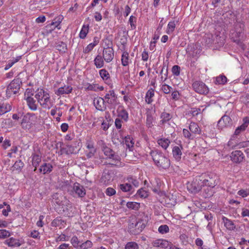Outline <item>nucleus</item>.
Segmentation results:
<instances>
[{"instance_id": "1", "label": "nucleus", "mask_w": 249, "mask_h": 249, "mask_svg": "<svg viewBox=\"0 0 249 249\" xmlns=\"http://www.w3.org/2000/svg\"><path fill=\"white\" fill-rule=\"evenodd\" d=\"M150 155L158 167L165 169L170 167V160L161 152L157 149L151 151Z\"/></svg>"}, {"instance_id": "2", "label": "nucleus", "mask_w": 249, "mask_h": 249, "mask_svg": "<svg viewBox=\"0 0 249 249\" xmlns=\"http://www.w3.org/2000/svg\"><path fill=\"white\" fill-rule=\"evenodd\" d=\"M35 98L40 105L44 108L50 109L53 106V102L50 98L49 93L43 89L37 90Z\"/></svg>"}, {"instance_id": "3", "label": "nucleus", "mask_w": 249, "mask_h": 249, "mask_svg": "<svg viewBox=\"0 0 249 249\" xmlns=\"http://www.w3.org/2000/svg\"><path fill=\"white\" fill-rule=\"evenodd\" d=\"M245 25L242 22H236L234 24L233 29L231 31V36L234 42L241 46V38L243 37Z\"/></svg>"}, {"instance_id": "4", "label": "nucleus", "mask_w": 249, "mask_h": 249, "mask_svg": "<svg viewBox=\"0 0 249 249\" xmlns=\"http://www.w3.org/2000/svg\"><path fill=\"white\" fill-rule=\"evenodd\" d=\"M203 177L202 180L204 185L213 188L219 182L218 177L213 173L203 174L201 175Z\"/></svg>"}, {"instance_id": "5", "label": "nucleus", "mask_w": 249, "mask_h": 249, "mask_svg": "<svg viewBox=\"0 0 249 249\" xmlns=\"http://www.w3.org/2000/svg\"><path fill=\"white\" fill-rule=\"evenodd\" d=\"M202 177L201 176L196 177L192 183L188 185V189L190 192L196 193L201 190L202 187L204 186Z\"/></svg>"}, {"instance_id": "6", "label": "nucleus", "mask_w": 249, "mask_h": 249, "mask_svg": "<svg viewBox=\"0 0 249 249\" xmlns=\"http://www.w3.org/2000/svg\"><path fill=\"white\" fill-rule=\"evenodd\" d=\"M21 83V81L19 78L13 80L7 87L6 89L7 96L10 97L12 94L17 93L19 90L20 85Z\"/></svg>"}, {"instance_id": "7", "label": "nucleus", "mask_w": 249, "mask_h": 249, "mask_svg": "<svg viewBox=\"0 0 249 249\" xmlns=\"http://www.w3.org/2000/svg\"><path fill=\"white\" fill-rule=\"evenodd\" d=\"M34 94L32 92L31 89H27L25 94L24 98L26 100L27 105L29 108L33 111H35L37 108V105L36 103L35 100L33 98Z\"/></svg>"}, {"instance_id": "8", "label": "nucleus", "mask_w": 249, "mask_h": 249, "mask_svg": "<svg viewBox=\"0 0 249 249\" xmlns=\"http://www.w3.org/2000/svg\"><path fill=\"white\" fill-rule=\"evenodd\" d=\"M72 189L70 191L71 195H77L79 197H83L86 194V191L83 186L80 183L75 182L71 187Z\"/></svg>"}, {"instance_id": "9", "label": "nucleus", "mask_w": 249, "mask_h": 249, "mask_svg": "<svg viewBox=\"0 0 249 249\" xmlns=\"http://www.w3.org/2000/svg\"><path fill=\"white\" fill-rule=\"evenodd\" d=\"M192 87L196 92L199 94H207L209 92L208 88L204 83L200 81L194 82Z\"/></svg>"}, {"instance_id": "10", "label": "nucleus", "mask_w": 249, "mask_h": 249, "mask_svg": "<svg viewBox=\"0 0 249 249\" xmlns=\"http://www.w3.org/2000/svg\"><path fill=\"white\" fill-rule=\"evenodd\" d=\"M220 37L218 35H213L211 34H206L204 37L205 43L207 46H210L213 43H220V45L223 44V42L219 41Z\"/></svg>"}, {"instance_id": "11", "label": "nucleus", "mask_w": 249, "mask_h": 249, "mask_svg": "<svg viewBox=\"0 0 249 249\" xmlns=\"http://www.w3.org/2000/svg\"><path fill=\"white\" fill-rule=\"evenodd\" d=\"M106 102L111 106H115L118 104L117 96L113 90H111L105 96Z\"/></svg>"}, {"instance_id": "12", "label": "nucleus", "mask_w": 249, "mask_h": 249, "mask_svg": "<svg viewBox=\"0 0 249 249\" xmlns=\"http://www.w3.org/2000/svg\"><path fill=\"white\" fill-rule=\"evenodd\" d=\"M79 149L76 146V142H75L73 144H67L66 147L65 148H61L60 151L61 152V154L63 153H66L67 155H70L72 154H76L79 151Z\"/></svg>"}, {"instance_id": "13", "label": "nucleus", "mask_w": 249, "mask_h": 249, "mask_svg": "<svg viewBox=\"0 0 249 249\" xmlns=\"http://www.w3.org/2000/svg\"><path fill=\"white\" fill-rule=\"evenodd\" d=\"M152 245L154 247H159L164 249H171V243L165 240L157 239L152 242Z\"/></svg>"}, {"instance_id": "14", "label": "nucleus", "mask_w": 249, "mask_h": 249, "mask_svg": "<svg viewBox=\"0 0 249 249\" xmlns=\"http://www.w3.org/2000/svg\"><path fill=\"white\" fill-rule=\"evenodd\" d=\"M231 158L233 162L235 163H240L243 161L245 156L241 151L236 150L231 153Z\"/></svg>"}, {"instance_id": "15", "label": "nucleus", "mask_w": 249, "mask_h": 249, "mask_svg": "<svg viewBox=\"0 0 249 249\" xmlns=\"http://www.w3.org/2000/svg\"><path fill=\"white\" fill-rule=\"evenodd\" d=\"M232 120L231 118L227 115H224L218 122V126L220 128L231 126L232 124Z\"/></svg>"}, {"instance_id": "16", "label": "nucleus", "mask_w": 249, "mask_h": 249, "mask_svg": "<svg viewBox=\"0 0 249 249\" xmlns=\"http://www.w3.org/2000/svg\"><path fill=\"white\" fill-rule=\"evenodd\" d=\"M103 57L105 61L110 62L114 57V51L113 48H104Z\"/></svg>"}, {"instance_id": "17", "label": "nucleus", "mask_w": 249, "mask_h": 249, "mask_svg": "<svg viewBox=\"0 0 249 249\" xmlns=\"http://www.w3.org/2000/svg\"><path fill=\"white\" fill-rule=\"evenodd\" d=\"M31 114L27 113L24 115L22 119L20 124L24 129H29L32 127V123L30 121Z\"/></svg>"}, {"instance_id": "18", "label": "nucleus", "mask_w": 249, "mask_h": 249, "mask_svg": "<svg viewBox=\"0 0 249 249\" xmlns=\"http://www.w3.org/2000/svg\"><path fill=\"white\" fill-rule=\"evenodd\" d=\"M104 99L99 97L94 100V105L96 108L100 111H104L106 109Z\"/></svg>"}, {"instance_id": "19", "label": "nucleus", "mask_w": 249, "mask_h": 249, "mask_svg": "<svg viewBox=\"0 0 249 249\" xmlns=\"http://www.w3.org/2000/svg\"><path fill=\"white\" fill-rule=\"evenodd\" d=\"M63 211L65 214L69 217H72L75 214L74 208L73 207L71 204L68 202L63 207Z\"/></svg>"}, {"instance_id": "20", "label": "nucleus", "mask_w": 249, "mask_h": 249, "mask_svg": "<svg viewBox=\"0 0 249 249\" xmlns=\"http://www.w3.org/2000/svg\"><path fill=\"white\" fill-rule=\"evenodd\" d=\"M72 90V88L69 85H65L63 87H61L57 89L55 91V93L57 96L63 95L64 94H69L71 93Z\"/></svg>"}, {"instance_id": "21", "label": "nucleus", "mask_w": 249, "mask_h": 249, "mask_svg": "<svg viewBox=\"0 0 249 249\" xmlns=\"http://www.w3.org/2000/svg\"><path fill=\"white\" fill-rule=\"evenodd\" d=\"M222 222L224 224L225 227L229 230L232 231L235 229V225L233 221L230 220L228 218L222 216Z\"/></svg>"}, {"instance_id": "22", "label": "nucleus", "mask_w": 249, "mask_h": 249, "mask_svg": "<svg viewBox=\"0 0 249 249\" xmlns=\"http://www.w3.org/2000/svg\"><path fill=\"white\" fill-rule=\"evenodd\" d=\"M135 227H136V230L135 231L132 232V234L136 235L139 234L145 228V224L143 223V220L139 219L135 223Z\"/></svg>"}, {"instance_id": "23", "label": "nucleus", "mask_w": 249, "mask_h": 249, "mask_svg": "<svg viewBox=\"0 0 249 249\" xmlns=\"http://www.w3.org/2000/svg\"><path fill=\"white\" fill-rule=\"evenodd\" d=\"M5 244L9 247H19L21 243L18 239L11 237L5 241Z\"/></svg>"}, {"instance_id": "24", "label": "nucleus", "mask_w": 249, "mask_h": 249, "mask_svg": "<svg viewBox=\"0 0 249 249\" xmlns=\"http://www.w3.org/2000/svg\"><path fill=\"white\" fill-rule=\"evenodd\" d=\"M52 168L53 166L51 164L45 163L40 166L39 171L40 172H42L43 174H48L52 171Z\"/></svg>"}, {"instance_id": "25", "label": "nucleus", "mask_w": 249, "mask_h": 249, "mask_svg": "<svg viewBox=\"0 0 249 249\" xmlns=\"http://www.w3.org/2000/svg\"><path fill=\"white\" fill-rule=\"evenodd\" d=\"M121 160L120 156H116L115 158H113L112 159L109 160L110 161L107 163L106 164H109L112 166H121L122 165Z\"/></svg>"}, {"instance_id": "26", "label": "nucleus", "mask_w": 249, "mask_h": 249, "mask_svg": "<svg viewBox=\"0 0 249 249\" xmlns=\"http://www.w3.org/2000/svg\"><path fill=\"white\" fill-rule=\"evenodd\" d=\"M174 157L177 160H179L181 159L182 152L180 148L178 146H174L172 150Z\"/></svg>"}, {"instance_id": "27", "label": "nucleus", "mask_w": 249, "mask_h": 249, "mask_svg": "<svg viewBox=\"0 0 249 249\" xmlns=\"http://www.w3.org/2000/svg\"><path fill=\"white\" fill-rule=\"evenodd\" d=\"M190 131L194 134H200L201 130L198 124L194 122H191L189 125Z\"/></svg>"}, {"instance_id": "28", "label": "nucleus", "mask_w": 249, "mask_h": 249, "mask_svg": "<svg viewBox=\"0 0 249 249\" xmlns=\"http://www.w3.org/2000/svg\"><path fill=\"white\" fill-rule=\"evenodd\" d=\"M41 156L37 154H34L32 157V165L35 167L34 171H36L37 167L39 165L41 162Z\"/></svg>"}, {"instance_id": "29", "label": "nucleus", "mask_w": 249, "mask_h": 249, "mask_svg": "<svg viewBox=\"0 0 249 249\" xmlns=\"http://www.w3.org/2000/svg\"><path fill=\"white\" fill-rule=\"evenodd\" d=\"M154 89L150 88L146 92L145 96L146 102L150 104L153 102L152 97L154 96Z\"/></svg>"}, {"instance_id": "30", "label": "nucleus", "mask_w": 249, "mask_h": 249, "mask_svg": "<svg viewBox=\"0 0 249 249\" xmlns=\"http://www.w3.org/2000/svg\"><path fill=\"white\" fill-rule=\"evenodd\" d=\"M94 62L96 67L98 69L104 66V62L101 55H98L94 59Z\"/></svg>"}, {"instance_id": "31", "label": "nucleus", "mask_w": 249, "mask_h": 249, "mask_svg": "<svg viewBox=\"0 0 249 249\" xmlns=\"http://www.w3.org/2000/svg\"><path fill=\"white\" fill-rule=\"evenodd\" d=\"M12 107L9 104H2L0 106V116L10 111Z\"/></svg>"}, {"instance_id": "32", "label": "nucleus", "mask_w": 249, "mask_h": 249, "mask_svg": "<svg viewBox=\"0 0 249 249\" xmlns=\"http://www.w3.org/2000/svg\"><path fill=\"white\" fill-rule=\"evenodd\" d=\"M158 143L163 149H166L170 143V141L168 139H160L158 140Z\"/></svg>"}, {"instance_id": "33", "label": "nucleus", "mask_w": 249, "mask_h": 249, "mask_svg": "<svg viewBox=\"0 0 249 249\" xmlns=\"http://www.w3.org/2000/svg\"><path fill=\"white\" fill-rule=\"evenodd\" d=\"M172 118V116L170 114L166 112H162L160 115V118L161 120L160 122H161L162 124L169 121Z\"/></svg>"}, {"instance_id": "34", "label": "nucleus", "mask_w": 249, "mask_h": 249, "mask_svg": "<svg viewBox=\"0 0 249 249\" xmlns=\"http://www.w3.org/2000/svg\"><path fill=\"white\" fill-rule=\"evenodd\" d=\"M120 189L123 192H126L131 191L132 189V186L130 183H125L120 185Z\"/></svg>"}, {"instance_id": "35", "label": "nucleus", "mask_w": 249, "mask_h": 249, "mask_svg": "<svg viewBox=\"0 0 249 249\" xmlns=\"http://www.w3.org/2000/svg\"><path fill=\"white\" fill-rule=\"evenodd\" d=\"M56 49L61 53H65L67 50L66 43L63 42H58L56 46Z\"/></svg>"}, {"instance_id": "36", "label": "nucleus", "mask_w": 249, "mask_h": 249, "mask_svg": "<svg viewBox=\"0 0 249 249\" xmlns=\"http://www.w3.org/2000/svg\"><path fill=\"white\" fill-rule=\"evenodd\" d=\"M118 117L126 122L128 120V114L126 110L122 109L119 111Z\"/></svg>"}, {"instance_id": "37", "label": "nucleus", "mask_w": 249, "mask_h": 249, "mask_svg": "<svg viewBox=\"0 0 249 249\" xmlns=\"http://www.w3.org/2000/svg\"><path fill=\"white\" fill-rule=\"evenodd\" d=\"M154 118L151 113H147L146 114V124L147 127L151 128L153 126V122L154 121Z\"/></svg>"}, {"instance_id": "38", "label": "nucleus", "mask_w": 249, "mask_h": 249, "mask_svg": "<svg viewBox=\"0 0 249 249\" xmlns=\"http://www.w3.org/2000/svg\"><path fill=\"white\" fill-rule=\"evenodd\" d=\"M89 31V26L84 25L79 34V37L84 39L86 36Z\"/></svg>"}, {"instance_id": "39", "label": "nucleus", "mask_w": 249, "mask_h": 249, "mask_svg": "<svg viewBox=\"0 0 249 249\" xmlns=\"http://www.w3.org/2000/svg\"><path fill=\"white\" fill-rule=\"evenodd\" d=\"M126 206L129 209L138 210L140 207V204L135 202H128L126 204Z\"/></svg>"}, {"instance_id": "40", "label": "nucleus", "mask_w": 249, "mask_h": 249, "mask_svg": "<svg viewBox=\"0 0 249 249\" xmlns=\"http://www.w3.org/2000/svg\"><path fill=\"white\" fill-rule=\"evenodd\" d=\"M71 242L74 248L78 249L81 242L78 239V238L74 236H73L71 240Z\"/></svg>"}, {"instance_id": "41", "label": "nucleus", "mask_w": 249, "mask_h": 249, "mask_svg": "<svg viewBox=\"0 0 249 249\" xmlns=\"http://www.w3.org/2000/svg\"><path fill=\"white\" fill-rule=\"evenodd\" d=\"M128 57L129 54L127 52H124L122 55V63L124 66H127L128 65Z\"/></svg>"}, {"instance_id": "42", "label": "nucleus", "mask_w": 249, "mask_h": 249, "mask_svg": "<svg viewBox=\"0 0 249 249\" xmlns=\"http://www.w3.org/2000/svg\"><path fill=\"white\" fill-rule=\"evenodd\" d=\"M92 246V242L89 240H87L84 243H82L81 242L78 249H88L91 248Z\"/></svg>"}, {"instance_id": "43", "label": "nucleus", "mask_w": 249, "mask_h": 249, "mask_svg": "<svg viewBox=\"0 0 249 249\" xmlns=\"http://www.w3.org/2000/svg\"><path fill=\"white\" fill-rule=\"evenodd\" d=\"M227 77L224 75H219L216 78L215 83L217 84L224 85L227 82Z\"/></svg>"}, {"instance_id": "44", "label": "nucleus", "mask_w": 249, "mask_h": 249, "mask_svg": "<svg viewBox=\"0 0 249 249\" xmlns=\"http://www.w3.org/2000/svg\"><path fill=\"white\" fill-rule=\"evenodd\" d=\"M172 88L169 85L164 84L162 85L161 87V90L165 94H169L172 91Z\"/></svg>"}, {"instance_id": "45", "label": "nucleus", "mask_w": 249, "mask_h": 249, "mask_svg": "<svg viewBox=\"0 0 249 249\" xmlns=\"http://www.w3.org/2000/svg\"><path fill=\"white\" fill-rule=\"evenodd\" d=\"M63 19V17L62 15H59L58 17L53 19V21L51 23L50 25H54L55 27H57L61 22Z\"/></svg>"}, {"instance_id": "46", "label": "nucleus", "mask_w": 249, "mask_h": 249, "mask_svg": "<svg viewBox=\"0 0 249 249\" xmlns=\"http://www.w3.org/2000/svg\"><path fill=\"white\" fill-rule=\"evenodd\" d=\"M158 231L160 233L164 234L169 232V229L167 225H162L159 227Z\"/></svg>"}, {"instance_id": "47", "label": "nucleus", "mask_w": 249, "mask_h": 249, "mask_svg": "<svg viewBox=\"0 0 249 249\" xmlns=\"http://www.w3.org/2000/svg\"><path fill=\"white\" fill-rule=\"evenodd\" d=\"M99 74L104 80H107L109 77L108 72L105 69L101 70L99 71Z\"/></svg>"}, {"instance_id": "48", "label": "nucleus", "mask_w": 249, "mask_h": 249, "mask_svg": "<svg viewBox=\"0 0 249 249\" xmlns=\"http://www.w3.org/2000/svg\"><path fill=\"white\" fill-rule=\"evenodd\" d=\"M127 180L128 183L131 185L133 184L135 187H138L139 185V181L132 177H128Z\"/></svg>"}, {"instance_id": "49", "label": "nucleus", "mask_w": 249, "mask_h": 249, "mask_svg": "<svg viewBox=\"0 0 249 249\" xmlns=\"http://www.w3.org/2000/svg\"><path fill=\"white\" fill-rule=\"evenodd\" d=\"M124 141L125 143L128 148L130 149L133 147L134 142H132V140L129 136H126L125 137Z\"/></svg>"}, {"instance_id": "50", "label": "nucleus", "mask_w": 249, "mask_h": 249, "mask_svg": "<svg viewBox=\"0 0 249 249\" xmlns=\"http://www.w3.org/2000/svg\"><path fill=\"white\" fill-rule=\"evenodd\" d=\"M137 194L141 197L146 198L148 196V192L144 190L143 188L139 189L137 191Z\"/></svg>"}, {"instance_id": "51", "label": "nucleus", "mask_w": 249, "mask_h": 249, "mask_svg": "<svg viewBox=\"0 0 249 249\" xmlns=\"http://www.w3.org/2000/svg\"><path fill=\"white\" fill-rule=\"evenodd\" d=\"M125 249H138V246L135 242H128L126 244L125 247Z\"/></svg>"}, {"instance_id": "52", "label": "nucleus", "mask_w": 249, "mask_h": 249, "mask_svg": "<svg viewBox=\"0 0 249 249\" xmlns=\"http://www.w3.org/2000/svg\"><path fill=\"white\" fill-rule=\"evenodd\" d=\"M137 21L136 17L131 16L129 19V23H130L131 27L132 29H135L136 27V23Z\"/></svg>"}, {"instance_id": "53", "label": "nucleus", "mask_w": 249, "mask_h": 249, "mask_svg": "<svg viewBox=\"0 0 249 249\" xmlns=\"http://www.w3.org/2000/svg\"><path fill=\"white\" fill-rule=\"evenodd\" d=\"M10 233L6 230H0V239H4L10 236Z\"/></svg>"}, {"instance_id": "54", "label": "nucleus", "mask_w": 249, "mask_h": 249, "mask_svg": "<svg viewBox=\"0 0 249 249\" xmlns=\"http://www.w3.org/2000/svg\"><path fill=\"white\" fill-rule=\"evenodd\" d=\"M23 162L21 160H18L15 162L13 167L17 170H20L23 167Z\"/></svg>"}, {"instance_id": "55", "label": "nucleus", "mask_w": 249, "mask_h": 249, "mask_svg": "<svg viewBox=\"0 0 249 249\" xmlns=\"http://www.w3.org/2000/svg\"><path fill=\"white\" fill-rule=\"evenodd\" d=\"M180 67L178 65H175L172 69V71L174 75L178 76L180 74Z\"/></svg>"}, {"instance_id": "56", "label": "nucleus", "mask_w": 249, "mask_h": 249, "mask_svg": "<svg viewBox=\"0 0 249 249\" xmlns=\"http://www.w3.org/2000/svg\"><path fill=\"white\" fill-rule=\"evenodd\" d=\"M176 27V24L175 21H171L168 24V31L167 33L172 32Z\"/></svg>"}, {"instance_id": "57", "label": "nucleus", "mask_w": 249, "mask_h": 249, "mask_svg": "<svg viewBox=\"0 0 249 249\" xmlns=\"http://www.w3.org/2000/svg\"><path fill=\"white\" fill-rule=\"evenodd\" d=\"M103 151L104 152V154L107 157L108 155H110L114 151L112 149L106 146H104L103 148Z\"/></svg>"}, {"instance_id": "58", "label": "nucleus", "mask_w": 249, "mask_h": 249, "mask_svg": "<svg viewBox=\"0 0 249 249\" xmlns=\"http://www.w3.org/2000/svg\"><path fill=\"white\" fill-rule=\"evenodd\" d=\"M105 43L104 48H112V42L108 39H106L104 40Z\"/></svg>"}, {"instance_id": "59", "label": "nucleus", "mask_w": 249, "mask_h": 249, "mask_svg": "<svg viewBox=\"0 0 249 249\" xmlns=\"http://www.w3.org/2000/svg\"><path fill=\"white\" fill-rule=\"evenodd\" d=\"M116 193V191L112 188L109 187L106 189V194L107 196H112L115 195Z\"/></svg>"}, {"instance_id": "60", "label": "nucleus", "mask_w": 249, "mask_h": 249, "mask_svg": "<svg viewBox=\"0 0 249 249\" xmlns=\"http://www.w3.org/2000/svg\"><path fill=\"white\" fill-rule=\"evenodd\" d=\"M95 47L94 44L91 43L89 44L83 50V52L85 53L90 52Z\"/></svg>"}, {"instance_id": "61", "label": "nucleus", "mask_w": 249, "mask_h": 249, "mask_svg": "<svg viewBox=\"0 0 249 249\" xmlns=\"http://www.w3.org/2000/svg\"><path fill=\"white\" fill-rule=\"evenodd\" d=\"M183 136L187 138H188L189 139H193V137H192V135L191 134V133L189 132V131L186 129H183Z\"/></svg>"}, {"instance_id": "62", "label": "nucleus", "mask_w": 249, "mask_h": 249, "mask_svg": "<svg viewBox=\"0 0 249 249\" xmlns=\"http://www.w3.org/2000/svg\"><path fill=\"white\" fill-rule=\"evenodd\" d=\"M172 91V93L171 94V96H172V98L174 100H177L179 98V92L177 91V90H175V91Z\"/></svg>"}, {"instance_id": "63", "label": "nucleus", "mask_w": 249, "mask_h": 249, "mask_svg": "<svg viewBox=\"0 0 249 249\" xmlns=\"http://www.w3.org/2000/svg\"><path fill=\"white\" fill-rule=\"evenodd\" d=\"M245 129L246 128L245 127H243V126L241 125L238 126L235 129V131L234 132V134L236 135H239L242 131L245 130Z\"/></svg>"}, {"instance_id": "64", "label": "nucleus", "mask_w": 249, "mask_h": 249, "mask_svg": "<svg viewBox=\"0 0 249 249\" xmlns=\"http://www.w3.org/2000/svg\"><path fill=\"white\" fill-rule=\"evenodd\" d=\"M58 248L59 249H71V247L68 244L64 243L60 245Z\"/></svg>"}]
</instances>
